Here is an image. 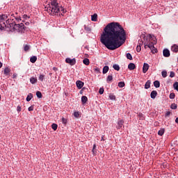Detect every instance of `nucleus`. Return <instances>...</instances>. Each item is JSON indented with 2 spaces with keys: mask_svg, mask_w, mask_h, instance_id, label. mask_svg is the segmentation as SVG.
Masks as SVG:
<instances>
[{
  "mask_svg": "<svg viewBox=\"0 0 178 178\" xmlns=\"http://www.w3.org/2000/svg\"><path fill=\"white\" fill-rule=\"evenodd\" d=\"M53 70H54L55 72H56V70H58V68L56 67H53Z\"/></svg>",
  "mask_w": 178,
  "mask_h": 178,
  "instance_id": "e2e57ef3",
  "label": "nucleus"
},
{
  "mask_svg": "<svg viewBox=\"0 0 178 178\" xmlns=\"http://www.w3.org/2000/svg\"><path fill=\"white\" fill-rule=\"evenodd\" d=\"M113 67L114 70H117V72H119L120 70V67L118 64H114L113 65Z\"/></svg>",
  "mask_w": 178,
  "mask_h": 178,
  "instance_id": "a878e982",
  "label": "nucleus"
},
{
  "mask_svg": "<svg viewBox=\"0 0 178 178\" xmlns=\"http://www.w3.org/2000/svg\"><path fill=\"white\" fill-rule=\"evenodd\" d=\"M29 49H30V46H29L28 44H25L24 46V50L25 51V52H27V51H29Z\"/></svg>",
  "mask_w": 178,
  "mask_h": 178,
  "instance_id": "4c0bfd02",
  "label": "nucleus"
},
{
  "mask_svg": "<svg viewBox=\"0 0 178 178\" xmlns=\"http://www.w3.org/2000/svg\"><path fill=\"white\" fill-rule=\"evenodd\" d=\"M150 87H151V81L148 80L145 84V90H148V88H149Z\"/></svg>",
  "mask_w": 178,
  "mask_h": 178,
  "instance_id": "a211bd4d",
  "label": "nucleus"
},
{
  "mask_svg": "<svg viewBox=\"0 0 178 178\" xmlns=\"http://www.w3.org/2000/svg\"><path fill=\"white\" fill-rule=\"evenodd\" d=\"M30 62L31 63H35V62H37V56H33L32 57H31Z\"/></svg>",
  "mask_w": 178,
  "mask_h": 178,
  "instance_id": "aec40b11",
  "label": "nucleus"
},
{
  "mask_svg": "<svg viewBox=\"0 0 178 178\" xmlns=\"http://www.w3.org/2000/svg\"><path fill=\"white\" fill-rule=\"evenodd\" d=\"M99 94H100V95H102V94H104V88H99Z\"/></svg>",
  "mask_w": 178,
  "mask_h": 178,
  "instance_id": "a18cd8bd",
  "label": "nucleus"
},
{
  "mask_svg": "<svg viewBox=\"0 0 178 178\" xmlns=\"http://www.w3.org/2000/svg\"><path fill=\"white\" fill-rule=\"evenodd\" d=\"M92 153H93V154H95V152H97L95 151V149H92Z\"/></svg>",
  "mask_w": 178,
  "mask_h": 178,
  "instance_id": "338daca9",
  "label": "nucleus"
},
{
  "mask_svg": "<svg viewBox=\"0 0 178 178\" xmlns=\"http://www.w3.org/2000/svg\"><path fill=\"white\" fill-rule=\"evenodd\" d=\"M17 112H21L22 111V107L20 106H17Z\"/></svg>",
  "mask_w": 178,
  "mask_h": 178,
  "instance_id": "4d7b16f0",
  "label": "nucleus"
},
{
  "mask_svg": "<svg viewBox=\"0 0 178 178\" xmlns=\"http://www.w3.org/2000/svg\"><path fill=\"white\" fill-rule=\"evenodd\" d=\"M171 51L172 52H175V54H177L178 52V45L175 44L171 47Z\"/></svg>",
  "mask_w": 178,
  "mask_h": 178,
  "instance_id": "ddd939ff",
  "label": "nucleus"
},
{
  "mask_svg": "<svg viewBox=\"0 0 178 178\" xmlns=\"http://www.w3.org/2000/svg\"><path fill=\"white\" fill-rule=\"evenodd\" d=\"M44 9L51 16H58L60 13V8H59L58 0H51V3L47 4L44 7Z\"/></svg>",
  "mask_w": 178,
  "mask_h": 178,
  "instance_id": "f03ea898",
  "label": "nucleus"
},
{
  "mask_svg": "<svg viewBox=\"0 0 178 178\" xmlns=\"http://www.w3.org/2000/svg\"><path fill=\"white\" fill-rule=\"evenodd\" d=\"M126 31L119 22H111L104 29L100 42L110 51L120 48L126 42Z\"/></svg>",
  "mask_w": 178,
  "mask_h": 178,
  "instance_id": "f257e3e1",
  "label": "nucleus"
},
{
  "mask_svg": "<svg viewBox=\"0 0 178 178\" xmlns=\"http://www.w3.org/2000/svg\"><path fill=\"white\" fill-rule=\"evenodd\" d=\"M23 17H24V19H27V17H29V16H27V15H24Z\"/></svg>",
  "mask_w": 178,
  "mask_h": 178,
  "instance_id": "052dcab7",
  "label": "nucleus"
},
{
  "mask_svg": "<svg viewBox=\"0 0 178 178\" xmlns=\"http://www.w3.org/2000/svg\"><path fill=\"white\" fill-rule=\"evenodd\" d=\"M83 65H86V66H88V65H90V59L84 58L83 60Z\"/></svg>",
  "mask_w": 178,
  "mask_h": 178,
  "instance_id": "5701e85b",
  "label": "nucleus"
},
{
  "mask_svg": "<svg viewBox=\"0 0 178 178\" xmlns=\"http://www.w3.org/2000/svg\"><path fill=\"white\" fill-rule=\"evenodd\" d=\"M36 96H37L38 98H42V93H41V92H40V91H37V92H36Z\"/></svg>",
  "mask_w": 178,
  "mask_h": 178,
  "instance_id": "e433bc0d",
  "label": "nucleus"
},
{
  "mask_svg": "<svg viewBox=\"0 0 178 178\" xmlns=\"http://www.w3.org/2000/svg\"><path fill=\"white\" fill-rule=\"evenodd\" d=\"M155 44H156V42H155V40H154V42H151V43H149L147 42H145L144 43V45H145V48H147V47L148 48H149V49H154V48H155V47L154 45H155Z\"/></svg>",
  "mask_w": 178,
  "mask_h": 178,
  "instance_id": "423d86ee",
  "label": "nucleus"
},
{
  "mask_svg": "<svg viewBox=\"0 0 178 178\" xmlns=\"http://www.w3.org/2000/svg\"><path fill=\"white\" fill-rule=\"evenodd\" d=\"M15 24H16L15 22H12L11 24H3V29H5V27H6V29H8L7 30V31H15Z\"/></svg>",
  "mask_w": 178,
  "mask_h": 178,
  "instance_id": "20e7f679",
  "label": "nucleus"
},
{
  "mask_svg": "<svg viewBox=\"0 0 178 178\" xmlns=\"http://www.w3.org/2000/svg\"><path fill=\"white\" fill-rule=\"evenodd\" d=\"M25 24L26 26H29L30 24V22H26Z\"/></svg>",
  "mask_w": 178,
  "mask_h": 178,
  "instance_id": "69168bd1",
  "label": "nucleus"
},
{
  "mask_svg": "<svg viewBox=\"0 0 178 178\" xmlns=\"http://www.w3.org/2000/svg\"><path fill=\"white\" fill-rule=\"evenodd\" d=\"M9 73H10V69L6 67L3 70V74H5V76H9Z\"/></svg>",
  "mask_w": 178,
  "mask_h": 178,
  "instance_id": "dca6fc26",
  "label": "nucleus"
},
{
  "mask_svg": "<svg viewBox=\"0 0 178 178\" xmlns=\"http://www.w3.org/2000/svg\"><path fill=\"white\" fill-rule=\"evenodd\" d=\"M151 51L152 52V54H156L158 53V49L154 48L151 50Z\"/></svg>",
  "mask_w": 178,
  "mask_h": 178,
  "instance_id": "8fccbe9b",
  "label": "nucleus"
},
{
  "mask_svg": "<svg viewBox=\"0 0 178 178\" xmlns=\"http://www.w3.org/2000/svg\"><path fill=\"white\" fill-rule=\"evenodd\" d=\"M91 20L92 22H97V20H98V15L97 13H95L91 15Z\"/></svg>",
  "mask_w": 178,
  "mask_h": 178,
  "instance_id": "2eb2a0df",
  "label": "nucleus"
},
{
  "mask_svg": "<svg viewBox=\"0 0 178 178\" xmlns=\"http://www.w3.org/2000/svg\"><path fill=\"white\" fill-rule=\"evenodd\" d=\"M109 99H111V101H115L116 100V96L114 95H109Z\"/></svg>",
  "mask_w": 178,
  "mask_h": 178,
  "instance_id": "72a5a7b5",
  "label": "nucleus"
},
{
  "mask_svg": "<svg viewBox=\"0 0 178 178\" xmlns=\"http://www.w3.org/2000/svg\"><path fill=\"white\" fill-rule=\"evenodd\" d=\"M2 65H3L2 63L0 62V69H1V67H2Z\"/></svg>",
  "mask_w": 178,
  "mask_h": 178,
  "instance_id": "774afa93",
  "label": "nucleus"
},
{
  "mask_svg": "<svg viewBox=\"0 0 178 178\" xmlns=\"http://www.w3.org/2000/svg\"><path fill=\"white\" fill-rule=\"evenodd\" d=\"M97 148V145L95 144L93 145V147H92V149H95Z\"/></svg>",
  "mask_w": 178,
  "mask_h": 178,
  "instance_id": "680f3d73",
  "label": "nucleus"
},
{
  "mask_svg": "<svg viewBox=\"0 0 178 178\" xmlns=\"http://www.w3.org/2000/svg\"><path fill=\"white\" fill-rule=\"evenodd\" d=\"M161 76L165 79V77H168V72L166 71H162L161 72Z\"/></svg>",
  "mask_w": 178,
  "mask_h": 178,
  "instance_id": "473e14b6",
  "label": "nucleus"
},
{
  "mask_svg": "<svg viewBox=\"0 0 178 178\" xmlns=\"http://www.w3.org/2000/svg\"><path fill=\"white\" fill-rule=\"evenodd\" d=\"M44 79H45V75H44V74H40L39 76L40 81H44Z\"/></svg>",
  "mask_w": 178,
  "mask_h": 178,
  "instance_id": "cd10ccee",
  "label": "nucleus"
},
{
  "mask_svg": "<svg viewBox=\"0 0 178 178\" xmlns=\"http://www.w3.org/2000/svg\"><path fill=\"white\" fill-rule=\"evenodd\" d=\"M6 24H10L12 23H13V21L10 20V19H8L6 21Z\"/></svg>",
  "mask_w": 178,
  "mask_h": 178,
  "instance_id": "603ef678",
  "label": "nucleus"
},
{
  "mask_svg": "<svg viewBox=\"0 0 178 178\" xmlns=\"http://www.w3.org/2000/svg\"><path fill=\"white\" fill-rule=\"evenodd\" d=\"M170 111H167L166 113H165V118H168V116H170Z\"/></svg>",
  "mask_w": 178,
  "mask_h": 178,
  "instance_id": "6e6d98bb",
  "label": "nucleus"
},
{
  "mask_svg": "<svg viewBox=\"0 0 178 178\" xmlns=\"http://www.w3.org/2000/svg\"><path fill=\"white\" fill-rule=\"evenodd\" d=\"M154 86L156 88H159V87H161V82H159V81H154Z\"/></svg>",
  "mask_w": 178,
  "mask_h": 178,
  "instance_id": "6ab92c4d",
  "label": "nucleus"
},
{
  "mask_svg": "<svg viewBox=\"0 0 178 178\" xmlns=\"http://www.w3.org/2000/svg\"><path fill=\"white\" fill-rule=\"evenodd\" d=\"M59 9H60V13L58 14V15H60V12H62V13H66V9L63 8V7L62 6H59Z\"/></svg>",
  "mask_w": 178,
  "mask_h": 178,
  "instance_id": "bb28decb",
  "label": "nucleus"
},
{
  "mask_svg": "<svg viewBox=\"0 0 178 178\" xmlns=\"http://www.w3.org/2000/svg\"><path fill=\"white\" fill-rule=\"evenodd\" d=\"M124 124V120H118L117 122L116 129L118 130H120V129H122V127H123Z\"/></svg>",
  "mask_w": 178,
  "mask_h": 178,
  "instance_id": "6e6552de",
  "label": "nucleus"
},
{
  "mask_svg": "<svg viewBox=\"0 0 178 178\" xmlns=\"http://www.w3.org/2000/svg\"><path fill=\"white\" fill-rule=\"evenodd\" d=\"M94 70L96 72V73H101L100 70H99V67L95 68Z\"/></svg>",
  "mask_w": 178,
  "mask_h": 178,
  "instance_id": "864d4df0",
  "label": "nucleus"
},
{
  "mask_svg": "<svg viewBox=\"0 0 178 178\" xmlns=\"http://www.w3.org/2000/svg\"><path fill=\"white\" fill-rule=\"evenodd\" d=\"M173 88L174 90H176V91L178 92V82L176 81L174 84H173Z\"/></svg>",
  "mask_w": 178,
  "mask_h": 178,
  "instance_id": "f704fd0d",
  "label": "nucleus"
},
{
  "mask_svg": "<svg viewBox=\"0 0 178 178\" xmlns=\"http://www.w3.org/2000/svg\"><path fill=\"white\" fill-rule=\"evenodd\" d=\"M143 44H144V42H143V39H141V38H140V39L138 40V45H140V46L143 47Z\"/></svg>",
  "mask_w": 178,
  "mask_h": 178,
  "instance_id": "c03bdc74",
  "label": "nucleus"
},
{
  "mask_svg": "<svg viewBox=\"0 0 178 178\" xmlns=\"http://www.w3.org/2000/svg\"><path fill=\"white\" fill-rule=\"evenodd\" d=\"M112 80H113V75H112V74H111L107 76L106 81H107V83H111V81H112Z\"/></svg>",
  "mask_w": 178,
  "mask_h": 178,
  "instance_id": "4be33fe9",
  "label": "nucleus"
},
{
  "mask_svg": "<svg viewBox=\"0 0 178 178\" xmlns=\"http://www.w3.org/2000/svg\"><path fill=\"white\" fill-rule=\"evenodd\" d=\"M141 45L140 44H138L137 47H136V51L137 52H141Z\"/></svg>",
  "mask_w": 178,
  "mask_h": 178,
  "instance_id": "79ce46f5",
  "label": "nucleus"
},
{
  "mask_svg": "<svg viewBox=\"0 0 178 178\" xmlns=\"http://www.w3.org/2000/svg\"><path fill=\"white\" fill-rule=\"evenodd\" d=\"M65 62L66 63H69L71 66H74V65H76V58H74L72 59L70 58H67Z\"/></svg>",
  "mask_w": 178,
  "mask_h": 178,
  "instance_id": "0eeeda50",
  "label": "nucleus"
},
{
  "mask_svg": "<svg viewBox=\"0 0 178 178\" xmlns=\"http://www.w3.org/2000/svg\"><path fill=\"white\" fill-rule=\"evenodd\" d=\"M127 59H129V60H133V56H131V54H127Z\"/></svg>",
  "mask_w": 178,
  "mask_h": 178,
  "instance_id": "2f4dec72",
  "label": "nucleus"
},
{
  "mask_svg": "<svg viewBox=\"0 0 178 178\" xmlns=\"http://www.w3.org/2000/svg\"><path fill=\"white\" fill-rule=\"evenodd\" d=\"M74 118H79L80 116V114L79 113L78 111H75L74 113Z\"/></svg>",
  "mask_w": 178,
  "mask_h": 178,
  "instance_id": "49530a36",
  "label": "nucleus"
},
{
  "mask_svg": "<svg viewBox=\"0 0 178 178\" xmlns=\"http://www.w3.org/2000/svg\"><path fill=\"white\" fill-rule=\"evenodd\" d=\"M175 72L171 71L170 72V77H171V79H172V77H175Z\"/></svg>",
  "mask_w": 178,
  "mask_h": 178,
  "instance_id": "09e8293b",
  "label": "nucleus"
},
{
  "mask_svg": "<svg viewBox=\"0 0 178 178\" xmlns=\"http://www.w3.org/2000/svg\"><path fill=\"white\" fill-rule=\"evenodd\" d=\"M32 98H33V94L29 93V94L27 95V97H26V102H30V101H31Z\"/></svg>",
  "mask_w": 178,
  "mask_h": 178,
  "instance_id": "393cba45",
  "label": "nucleus"
},
{
  "mask_svg": "<svg viewBox=\"0 0 178 178\" xmlns=\"http://www.w3.org/2000/svg\"><path fill=\"white\" fill-rule=\"evenodd\" d=\"M157 95H158V92H156V90H152L150 93V98H152V99H155Z\"/></svg>",
  "mask_w": 178,
  "mask_h": 178,
  "instance_id": "f8f14e48",
  "label": "nucleus"
},
{
  "mask_svg": "<svg viewBox=\"0 0 178 178\" xmlns=\"http://www.w3.org/2000/svg\"><path fill=\"white\" fill-rule=\"evenodd\" d=\"M85 90H88V88H86V87H83V88H82V89L79 91V93L81 94V95H83V91H84Z\"/></svg>",
  "mask_w": 178,
  "mask_h": 178,
  "instance_id": "3c124183",
  "label": "nucleus"
},
{
  "mask_svg": "<svg viewBox=\"0 0 178 178\" xmlns=\"http://www.w3.org/2000/svg\"><path fill=\"white\" fill-rule=\"evenodd\" d=\"M158 134H159V136H162L163 134H165V129H161L158 131Z\"/></svg>",
  "mask_w": 178,
  "mask_h": 178,
  "instance_id": "7c9ffc66",
  "label": "nucleus"
},
{
  "mask_svg": "<svg viewBox=\"0 0 178 178\" xmlns=\"http://www.w3.org/2000/svg\"><path fill=\"white\" fill-rule=\"evenodd\" d=\"M51 129H53V130L56 131L58 129V124H52Z\"/></svg>",
  "mask_w": 178,
  "mask_h": 178,
  "instance_id": "ea45409f",
  "label": "nucleus"
},
{
  "mask_svg": "<svg viewBox=\"0 0 178 178\" xmlns=\"http://www.w3.org/2000/svg\"><path fill=\"white\" fill-rule=\"evenodd\" d=\"M36 82H37V78H35V77H31L30 78L31 84H35Z\"/></svg>",
  "mask_w": 178,
  "mask_h": 178,
  "instance_id": "b1692460",
  "label": "nucleus"
},
{
  "mask_svg": "<svg viewBox=\"0 0 178 178\" xmlns=\"http://www.w3.org/2000/svg\"><path fill=\"white\" fill-rule=\"evenodd\" d=\"M141 37L143 38L145 42H149V40H148V36H146L145 35H142Z\"/></svg>",
  "mask_w": 178,
  "mask_h": 178,
  "instance_id": "c756f323",
  "label": "nucleus"
},
{
  "mask_svg": "<svg viewBox=\"0 0 178 178\" xmlns=\"http://www.w3.org/2000/svg\"><path fill=\"white\" fill-rule=\"evenodd\" d=\"M87 101H88V98L86 96H82L81 97V102L82 104H86Z\"/></svg>",
  "mask_w": 178,
  "mask_h": 178,
  "instance_id": "412c9836",
  "label": "nucleus"
},
{
  "mask_svg": "<svg viewBox=\"0 0 178 178\" xmlns=\"http://www.w3.org/2000/svg\"><path fill=\"white\" fill-rule=\"evenodd\" d=\"M76 87L79 90H81L84 86V82L81 81H76Z\"/></svg>",
  "mask_w": 178,
  "mask_h": 178,
  "instance_id": "9d476101",
  "label": "nucleus"
},
{
  "mask_svg": "<svg viewBox=\"0 0 178 178\" xmlns=\"http://www.w3.org/2000/svg\"><path fill=\"white\" fill-rule=\"evenodd\" d=\"M107 72H109V67L108 65H105L103 67L102 73H103V74H106Z\"/></svg>",
  "mask_w": 178,
  "mask_h": 178,
  "instance_id": "f3484780",
  "label": "nucleus"
},
{
  "mask_svg": "<svg viewBox=\"0 0 178 178\" xmlns=\"http://www.w3.org/2000/svg\"><path fill=\"white\" fill-rule=\"evenodd\" d=\"M169 97H170V99H175V97H176V95L175 93H173V92H171L170 94Z\"/></svg>",
  "mask_w": 178,
  "mask_h": 178,
  "instance_id": "58836bf2",
  "label": "nucleus"
},
{
  "mask_svg": "<svg viewBox=\"0 0 178 178\" xmlns=\"http://www.w3.org/2000/svg\"><path fill=\"white\" fill-rule=\"evenodd\" d=\"M5 19H8V15H3L0 16V30H3V24H5Z\"/></svg>",
  "mask_w": 178,
  "mask_h": 178,
  "instance_id": "39448f33",
  "label": "nucleus"
},
{
  "mask_svg": "<svg viewBox=\"0 0 178 178\" xmlns=\"http://www.w3.org/2000/svg\"><path fill=\"white\" fill-rule=\"evenodd\" d=\"M84 29L88 33H91V28L85 26Z\"/></svg>",
  "mask_w": 178,
  "mask_h": 178,
  "instance_id": "37998d69",
  "label": "nucleus"
},
{
  "mask_svg": "<svg viewBox=\"0 0 178 178\" xmlns=\"http://www.w3.org/2000/svg\"><path fill=\"white\" fill-rule=\"evenodd\" d=\"M15 20L19 23V22H22V17L19 16H14Z\"/></svg>",
  "mask_w": 178,
  "mask_h": 178,
  "instance_id": "a19ab883",
  "label": "nucleus"
},
{
  "mask_svg": "<svg viewBox=\"0 0 178 178\" xmlns=\"http://www.w3.org/2000/svg\"><path fill=\"white\" fill-rule=\"evenodd\" d=\"M148 69H149V65L147 63H144L143 67V72L147 73V72H148Z\"/></svg>",
  "mask_w": 178,
  "mask_h": 178,
  "instance_id": "9b49d317",
  "label": "nucleus"
},
{
  "mask_svg": "<svg viewBox=\"0 0 178 178\" xmlns=\"http://www.w3.org/2000/svg\"><path fill=\"white\" fill-rule=\"evenodd\" d=\"M18 13H15V14H11V16H13L15 17V16H17Z\"/></svg>",
  "mask_w": 178,
  "mask_h": 178,
  "instance_id": "13d9d810",
  "label": "nucleus"
},
{
  "mask_svg": "<svg viewBox=\"0 0 178 178\" xmlns=\"http://www.w3.org/2000/svg\"><path fill=\"white\" fill-rule=\"evenodd\" d=\"M62 123L63 124H66V123H67V120L66 118H62Z\"/></svg>",
  "mask_w": 178,
  "mask_h": 178,
  "instance_id": "de8ad7c7",
  "label": "nucleus"
},
{
  "mask_svg": "<svg viewBox=\"0 0 178 178\" xmlns=\"http://www.w3.org/2000/svg\"><path fill=\"white\" fill-rule=\"evenodd\" d=\"M28 110L29 111V112H31V111H34V106H31L30 107H29Z\"/></svg>",
  "mask_w": 178,
  "mask_h": 178,
  "instance_id": "5fc2aeb1",
  "label": "nucleus"
},
{
  "mask_svg": "<svg viewBox=\"0 0 178 178\" xmlns=\"http://www.w3.org/2000/svg\"><path fill=\"white\" fill-rule=\"evenodd\" d=\"M171 109H177V104L175 103H172L170 106Z\"/></svg>",
  "mask_w": 178,
  "mask_h": 178,
  "instance_id": "c9c22d12",
  "label": "nucleus"
},
{
  "mask_svg": "<svg viewBox=\"0 0 178 178\" xmlns=\"http://www.w3.org/2000/svg\"><path fill=\"white\" fill-rule=\"evenodd\" d=\"M14 29H15V31H17V33H20L21 34H24L27 31V29L29 28L26 27L24 26V24L20 23V24H15Z\"/></svg>",
  "mask_w": 178,
  "mask_h": 178,
  "instance_id": "7ed1b4c3",
  "label": "nucleus"
},
{
  "mask_svg": "<svg viewBox=\"0 0 178 178\" xmlns=\"http://www.w3.org/2000/svg\"><path fill=\"white\" fill-rule=\"evenodd\" d=\"M17 76V74H13V79H16Z\"/></svg>",
  "mask_w": 178,
  "mask_h": 178,
  "instance_id": "bf43d9fd",
  "label": "nucleus"
},
{
  "mask_svg": "<svg viewBox=\"0 0 178 178\" xmlns=\"http://www.w3.org/2000/svg\"><path fill=\"white\" fill-rule=\"evenodd\" d=\"M175 123H178V117L175 119Z\"/></svg>",
  "mask_w": 178,
  "mask_h": 178,
  "instance_id": "0e129e2a",
  "label": "nucleus"
},
{
  "mask_svg": "<svg viewBox=\"0 0 178 178\" xmlns=\"http://www.w3.org/2000/svg\"><path fill=\"white\" fill-rule=\"evenodd\" d=\"M163 56L164 58H169V56H170V51H169L168 49H164L163 50Z\"/></svg>",
  "mask_w": 178,
  "mask_h": 178,
  "instance_id": "1a4fd4ad",
  "label": "nucleus"
},
{
  "mask_svg": "<svg viewBox=\"0 0 178 178\" xmlns=\"http://www.w3.org/2000/svg\"><path fill=\"white\" fill-rule=\"evenodd\" d=\"M124 86H126V84L124 83V81H121L118 83V87L120 88H123V87H124Z\"/></svg>",
  "mask_w": 178,
  "mask_h": 178,
  "instance_id": "c85d7f7f",
  "label": "nucleus"
},
{
  "mask_svg": "<svg viewBox=\"0 0 178 178\" xmlns=\"http://www.w3.org/2000/svg\"><path fill=\"white\" fill-rule=\"evenodd\" d=\"M128 69L129 70H134V69H136V64L135 63H130L129 65H128Z\"/></svg>",
  "mask_w": 178,
  "mask_h": 178,
  "instance_id": "4468645a",
  "label": "nucleus"
}]
</instances>
